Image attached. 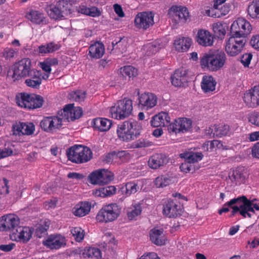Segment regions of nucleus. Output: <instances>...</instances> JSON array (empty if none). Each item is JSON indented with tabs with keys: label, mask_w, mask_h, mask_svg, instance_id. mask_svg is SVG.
Masks as SVG:
<instances>
[{
	"label": "nucleus",
	"mask_w": 259,
	"mask_h": 259,
	"mask_svg": "<svg viewBox=\"0 0 259 259\" xmlns=\"http://www.w3.org/2000/svg\"><path fill=\"white\" fill-rule=\"evenodd\" d=\"M256 201L255 199L250 200L247 199L245 196H242L231 199L228 204L230 205L236 204V205L232 206L233 215L239 211L244 218H250L254 214V208L259 210V202H255Z\"/></svg>",
	"instance_id": "f257e3e1"
},
{
	"label": "nucleus",
	"mask_w": 259,
	"mask_h": 259,
	"mask_svg": "<svg viewBox=\"0 0 259 259\" xmlns=\"http://www.w3.org/2000/svg\"><path fill=\"white\" fill-rule=\"evenodd\" d=\"M141 130L142 126L137 121L129 120L118 124L117 134L120 140L127 142L137 138Z\"/></svg>",
	"instance_id": "f03ea898"
},
{
	"label": "nucleus",
	"mask_w": 259,
	"mask_h": 259,
	"mask_svg": "<svg viewBox=\"0 0 259 259\" xmlns=\"http://www.w3.org/2000/svg\"><path fill=\"white\" fill-rule=\"evenodd\" d=\"M226 60L224 52L216 51L205 53L200 60V64L203 68L211 71H217L222 68Z\"/></svg>",
	"instance_id": "7ed1b4c3"
},
{
	"label": "nucleus",
	"mask_w": 259,
	"mask_h": 259,
	"mask_svg": "<svg viewBox=\"0 0 259 259\" xmlns=\"http://www.w3.org/2000/svg\"><path fill=\"white\" fill-rule=\"evenodd\" d=\"M68 159L76 163H82L89 161L92 157L91 150L87 146L74 145L66 151Z\"/></svg>",
	"instance_id": "20e7f679"
},
{
	"label": "nucleus",
	"mask_w": 259,
	"mask_h": 259,
	"mask_svg": "<svg viewBox=\"0 0 259 259\" xmlns=\"http://www.w3.org/2000/svg\"><path fill=\"white\" fill-rule=\"evenodd\" d=\"M133 109L132 100L127 98L118 101L110 109L112 118L122 120L131 115Z\"/></svg>",
	"instance_id": "39448f33"
},
{
	"label": "nucleus",
	"mask_w": 259,
	"mask_h": 259,
	"mask_svg": "<svg viewBox=\"0 0 259 259\" xmlns=\"http://www.w3.org/2000/svg\"><path fill=\"white\" fill-rule=\"evenodd\" d=\"M31 70V61L28 58H24L14 64L8 71V76L14 81L25 77Z\"/></svg>",
	"instance_id": "423d86ee"
},
{
	"label": "nucleus",
	"mask_w": 259,
	"mask_h": 259,
	"mask_svg": "<svg viewBox=\"0 0 259 259\" xmlns=\"http://www.w3.org/2000/svg\"><path fill=\"white\" fill-rule=\"evenodd\" d=\"M120 210V207L116 203L104 205L98 212L96 220L99 222H112L119 216Z\"/></svg>",
	"instance_id": "0eeeda50"
},
{
	"label": "nucleus",
	"mask_w": 259,
	"mask_h": 259,
	"mask_svg": "<svg viewBox=\"0 0 259 259\" xmlns=\"http://www.w3.org/2000/svg\"><path fill=\"white\" fill-rule=\"evenodd\" d=\"M44 102L42 97L35 94L21 93V98L17 101L18 105L29 109L40 108Z\"/></svg>",
	"instance_id": "6e6552de"
},
{
	"label": "nucleus",
	"mask_w": 259,
	"mask_h": 259,
	"mask_svg": "<svg viewBox=\"0 0 259 259\" xmlns=\"http://www.w3.org/2000/svg\"><path fill=\"white\" fill-rule=\"evenodd\" d=\"M251 29L249 22L243 18L234 21L230 28L231 35L245 38Z\"/></svg>",
	"instance_id": "1a4fd4ad"
},
{
	"label": "nucleus",
	"mask_w": 259,
	"mask_h": 259,
	"mask_svg": "<svg viewBox=\"0 0 259 259\" xmlns=\"http://www.w3.org/2000/svg\"><path fill=\"white\" fill-rule=\"evenodd\" d=\"M246 38L231 35L226 42L225 50L230 56H236L242 50L246 44Z\"/></svg>",
	"instance_id": "9d476101"
},
{
	"label": "nucleus",
	"mask_w": 259,
	"mask_h": 259,
	"mask_svg": "<svg viewBox=\"0 0 259 259\" xmlns=\"http://www.w3.org/2000/svg\"><path fill=\"white\" fill-rule=\"evenodd\" d=\"M113 179V174L106 169L94 171L89 176L90 182L94 185H106L110 182Z\"/></svg>",
	"instance_id": "9b49d317"
},
{
	"label": "nucleus",
	"mask_w": 259,
	"mask_h": 259,
	"mask_svg": "<svg viewBox=\"0 0 259 259\" xmlns=\"http://www.w3.org/2000/svg\"><path fill=\"white\" fill-rule=\"evenodd\" d=\"M20 221L19 218L14 214H10L0 218V231H11L12 237L14 235V231L17 230Z\"/></svg>",
	"instance_id": "f8f14e48"
},
{
	"label": "nucleus",
	"mask_w": 259,
	"mask_h": 259,
	"mask_svg": "<svg viewBox=\"0 0 259 259\" xmlns=\"http://www.w3.org/2000/svg\"><path fill=\"white\" fill-rule=\"evenodd\" d=\"M153 18L154 14L151 12L139 13L135 18V26L139 29L146 30L154 24Z\"/></svg>",
	"instance_id": "ddd939ff"
},
{
	"label": "nucleus",
	"mask_w": 259,
	"mask_h": 259,
	"mask_svg": "<svg viewBox=\"0 0 259 259\" xmlns=\"http://www.w3.org/2000/svg\"><path fill=\"white\" fill-rule=\"evenodd\" d=\"M169 14L176 23H185L189 16L187 9L182 6H172L169 10Z\"/></svg>",
	"instance_id": "4468645a"
},
{
	"label": "nucleus",
	"mask_w": 259,
	"mask_h": 259,
	"mask_svg": "<svg viewBox=\"0 0 259 259\" xmlns=\"http://www.w3.org/2000/svg\"><path fill=\"white\" fill-rule=\"evenodd\" d=\"M192 122L190 119L186 118H182L176 119L175 122L168 125V130L169 133L176 134L182 132L185 133L191 127Z\"/></svg>",
	"instance_id": "2eb2a0df"
},
{
	"label": "nucleus",
	"mask_w": 259,
	"mask_h": 259,
	"mask_svg": "<svg viewBox=\"0 0 259 259\" xmlns=\"http://www.w3.org/2000/svg\"><path fill=\"white\" fill-rule=\"evenodd\" d=\"M181 212V206L176 200L169 199L163 205L162 213L167 217L176 218Z\"/></svg>",
	"instance_id": "dca6fc26"
},
{
	"label": "nucleus",
	"mask_w": 259,
	"mask_h": 259,
	"mask_svg": "<svg viewBox=\"0 0 259 259\" xmlns=\"http://www.w3.org/2000/svg\"><path fill=\"white\" fill-rule=\"evenodd\" d=\"M61 113L64 115L63 119L70 121L79 118L82 115V110L79 107H74V104H69L65 105Z\"/></svg>",
	"instance_id": "f3484780"
},
{
	"label": "nucleus",
	"mask_w": 259,
	"mask_h": 259,
	"mask_svg": "<svg viewBox=\"0 0 259 259\" xmlns=\"http://www.w3.org/2000/svg\"><path fill=\"white\" fill-rule=\"evenodd\" d=\"M139 105L142 110H149L156 106V96L151 93H144L139 96Z\"/></svg>",
	"instance_id": "a211bd4d"
},
{
	"label": "nucleus",
	"mask_w": 259,
	"mask_h": 259,
	"mask_svg": "<svg viewBox=\"0 0 259 259\" xmlns=\"http://www.w3.org/2000/svg\"><path fill=\"white\" fill-rule=\"evenodd\" d=\"M13 135L16 136L31 135L35 130V126L32 122H18L12 126Z\"/></svg>",
	"instance_id": "6ab92c4d"
},
{
	"label": "nucleus",
	"mask_w": 259,
	"mask_h": 259,
	"mask_svg": "<svg viewBox=\"0 0 259 259\" xmlns=\"http://www.w3.org/2000/svg\"><path fill=\"white\" fill-rule=\"evenodd\" d=\"M243 100L246 105L254 107L259 105V86H254L252 89L246 92Z\"/></svg>",
	"instance_id": "aec40b11"
},
{
	"label": "nucleus",
	"mask_w": 259,
	"mask_h": 259,
	"mask_svg": "<svg viewBox=\"0 0 259 259\" xmlns=\"http://www.w3.org/2000/svg\"><path fill=\"white\" fill-rule=\"evenodd\" d=\"M188 79V70L183 68L176 70L171 76V83L175 87L184 86Z\"/></svg>",
	"instance_id": "412c9836"
},
{
	"label": "nucleus",
	"mask_w": 259,
	"mask_h": 259,
	"mask_svg": "<svg viewBox=\"0 0 259 259\" xmlns=\"http://www.w3.org/2000/svg\"><path fill=\"white\" fill-rule=\"evenodd\" d=\"M33 231L32 228L28 227H18L17 230L14 231V237L16 241L27 242L31 238Z\"/></svg>",
	"instance_id": "4be33fe9"
},
{
	"label": "nucleus",
	"mask_w": 259,
	"mask_h": 259,
	"mask_svg": "<svg viewBox=\"0 0 259 259\" xmlns=\"http://www.w3.org/2000/svg\"><path fill=\"white\" fill-rule=\"evenodd\" d=\"M196 41L203 47L211 46L213 43V36L208 30L201 29L197 32Z\"/></svg>",
	"instance_id": "5701e85b"
},
{
	"label": "nucleus",
	"mask_w": 259,
	"mask_h": 259,
	"mask_svg": "<svg viewBox=\"0 0 259 259\" xmlns=\"http://www.w3.org/2000/svg\"><path fill=\"white\" fill-rule=\"evenodd\" d=\"M170 121V118L168 113L165 112H161L152 117L150 123L153 127H159L168 125Z\"/></svg>",
	"instance_id": "b1692460"
},
{
	"label": "nucleus",
	"mask_w": 259,
	"mask_h": 259,
	"mask_svg": "<svg viewBox=\"0 0 259 259\" xmlns=\"http://www.w3.org/2000/svg\"><path fill=\"white\" fill-rule=\"evenodd\" d=\"M166 157L161 153H157L151 156L148 160V165L152 169H157L166 164Z\"/></svg>",
	"instance_id": "393cba45"
},
{
	"label": "nucleus",
	"mask_w": 259,
	"mask_h": 259,
	"mask_svg": "<svg viewBox=\"0 0 259 259\" xmlns=\"http://www.w3.org/2000/svg\"><path fill=\"white\" fill-rule=\"evenodd\" d=\"M66 244L65 238L58 234L50 235V250H57Z\"/></svg>",
	"instance_id": "a878e982"
},
{
	"label": "nucleus",
	"mask_w": 259,
	"mask_h": 259,
	"mask_svg": "<svg viewBox=\"0 0 259 259\" xmlns=\"http://www.w3.org/2000/svg\"><path fill=\"white\" fill-rule=\"evenodd\" d=\"M89 51V55L91 58L100 59L105 53L104 46L102 42H95L90 46Z\"/></svg>",
	"instance_id": "bb28decb"
},
{
	"label": "nucleus",
	"mask_w": 259,
	"mask_h": 259,
	"mask_svg": "<svg viewBox=\"0 0 259 259\" xmlns=\"http://www.w3.org/2000/svg\"><path fill=\"white\" fill-rule=\"evenodd\" d=\"M93 126L100 132L108 131L112 125L111 121L105 118H96L92 122Z\"/></svg>",
	"instance_id": "cd10ccee"
},
{
	"label": "nucleus",
	"mask_w": 259,
	"mask_h": 259,
	"mask_svg": "<svg viewBox=\"0 0 259 259\" xmlns=\"http://www.w3.org/2000/svg\"><path fill=\"white\" fill-rule=\"evenodd\" d=\"M91 205V203L90 202H80L74 207L73 214L79 217L85 216L90 211Z\"/></svg>",
	"instance_id": "c85d7f7f"
},
{
	"label": "nucleus",
	"mask_w": 259,
	"mask_h": 259,
	"mask_svg": "<svg viewBox=\"0 0 259 259\" xmlns=\"http://www.w3.org/2000/svg\"><path fill=\"white\" fill-rule=\"evenodd\" d=\"M191 43L192 40L190 38L182 37L176 38L174 44L177 51L184 52L188 50Z\"/></svg>",
	"instance_id": "c756f323"
},
{
	"label": "nucleus",
	"mask_w": 259,
	"mask_h": 259,
	"mask_svg": "<svg viewBox=\"0 0 259 259\" xmlns=\"http://www.w3.org/2000/svg\"><path fill=\"white\" fill-rule=\"evenodd\" d=\"M203 157L201 152H195L192 151H186L180 154V157L187 160L192 164L200 161Z\"/></svg>",
	"instance_id": "7c9ffc66"
},
{
	"label": "nucleus",
	"mask_w": 259,
	"mask_h": 259,
	"mask_svg": "<svg viewBox=\"0 0 259 259\" xmlns=\"http://www.w3.org/2000/svg\"><path fill=\"white\" fill-rule=\"evenodd\" d=\"M150 240L157 245H162L164 244L165 237L163 234L162 229H157L154 228L150 231Z\"/></svg>",
	"instance_id": "2f4dec72"
},
{
	"label": "nucleus",
	"mask_w": 259,
	"mask_h": 259,
	"mask_svg": "<svg viewBox=\"0 0 259 259\" xmlns=\"http://www.w3.org/2000/svg\"><path fill=\"white\" fill-rule=\"evenodd\" d=\"M216 81L211 76L205 75L203 77L201 87L205 93L212 92L215 90Z\"/></svg>",
	"instance_id": "473e14b6"
},
{
	"label": "nucleus",
	"mask_w": 259,
	"mask_h": 259,
	"mask_svg": "<svg viewBox=\"0 0 259 259\" xmlns=\"http://www.w3.org/2000/svg\"><path fill=\"white\" fill-rule=\"evenodd\" d=\"M230 8V5L226 4L223 6L218 8L217 9L208 10V15L214 18H220L227 15L229 12Z\"/></svg>",
	"instance_id": "72a5a7b5"
},
{
	"label": "nucleus",
	"mask_w": 259,
	"mask_h": 259,
	"mask_svg": "<svg viewBox=\"0 0 259 259\" xmlns=\"http://www.w3.org/2000/svg\"><path fill=\"white\" fill-rule=\"evenodd\" d=\"M139 189V186L138 184L135 182H130L125 184V185L121 188V192L122 194L128 197L133 194L136 193Z\"/></svg>",
	"instance_id": "f704fd0d"
},
{
	"label": "nucleus",
	"mask_w": 259,
	"mask_h": 259,
	"mask_svg": "<svg viewBox=\"0 0 259 259\" xmlns=\"http://www.w3.org/2000/svg\"><path fill=\"white\" fill-rule=\"evenodd\" d=\"M48 226L45 224V226L43 225H39L35 229V235L38 238H45V240L42 241V243L44 245L49 247V237H48Z\"/></svg>",
	"instance_id": "c9c22d12"
},
{
	"label": "nucleus",
	"mask_w": 259,
	"mask_h": 259,
	"mask_svg": "<svg viewBox=\"0 0 259 259\" xmlns=\"http://www.w3.org/2000/svg\"><path fill=\"white\" fill-rule=\"evenodd\" d=\"M142 212V207L140 203L133 204L127 209V215L130 220L136 219Z\"/></svg>",
	"instance_id": "e433bc0d"
},
{
	"label": "nucleus",
	"mask_w": 259,
	"mask_h": 259,
	"mask_svg": "<svg viewBox=\"0 0 259 259\" xmlns=\"http://www.w3.org/2000/svg\"><path fill=\"white\" fill-rule=\"evenodd\" d=\"M58 114L59 117H50V119L51 118V120L50 121V133L53 130L59 129L61 127L62 122L67 121L66 119H63L64 115L61 114V111L59 112Z\"/></svg>",
	"instance_id": "4c0bfd02"
},
{
	"label": "nucleus",
	"mask_w": 259,
	"mask_h": 259,
	"mask_svg": "<svg viewBox=\"0 0 259 259\" xmlns=\"http://www.w3.org/2000/svg\"><path fill=\"white\" fill-rule=\"evenodd\" d=\"M160 40H157L146 45L144 47L146 54L147 56H151L157 52L162 47L160 44Z\"/></svg>",
	"instance_id": "58836bf2"
},
{
	"label": "nucleus",
	"mask_w": 259,
	"mask_h": 259,
	"mask_svg": "<svg viewBox=\"0 0 259 259\" xmlns=\"http://www.w3.org/2000/svg\"><path fill=\"white\" fill-rule=\"evenodd\" d=\"M116 191V189L114 186L102 187L96 190L95 195L97 196L105 197L114 194Z\"/></svg>",
	"instance_id": "ea45409f"
},
{
	"label": "nucleus",
	"mask_w": 259,
	"mask_h": 259,
	"mask_svg": "<svg viewBox=\"0 0 259 259\" xmlns=\"http://www.w3.org/2000/svg\"><path fill=\"white\" fill-rule=\"evenodd\" d=\"M78 12L93 17H98L101 15L100 10L95 7L88 8L85 6H80L78 8Z\"/></svg>",
	"instance_id": "a19ab883"
},
{
	"label": "nucleus",
	"mask_w": 259,
	"mask_h": 259,
	"mask_svg": "<svg viewBox=\"0 0 259 259\" xmlns=\"http://www.w3.org/2000/svg\"><path fill=\"white\" fill-rule=\"evenodd\" d=\"M112 50H115L116 52L123 53L126 50V41L123 38H120L118 40H114L112 42Z\"/></svg>",
	"instance_id": "79ce46f5"
},
{
	"label": "nucleus",
	"mask_w": 259,
	"mask_h": 259,
	"mask_svg": "<svg viewBox=\"0 0 259 259\" xmlns=\"http://www.w3.org/2000/svg\"><path fill=\"white\" fill-rule=\"evenodd\" d=\"M247 12L252 18H259V0L253 1L249 5Z\"/></svg>",
	"instance_id": "37998d69"
},
{
	"label": "nucleus",
	"mask_w": 259,
	"mask_h": 259,
	"mask_svg": "<svg viewBox=\"0 0 259 259\" xmlns=\"http://www.w3.org/2000/svg\"><path fill=\"white\" fill-rule=\"evenodd\" d=\"M85 95V91L77 90L69 93L68 98L71 101L81 103L84 100Z\"/></svg>",
	"instance_id": "c03bdc74"
},
{
	"label": "nucleus",
	"mask_w": 259,
	"mask_h": 259,
	"mask_svg": "<svg viewBox=\"0 0 259 259\" xmlns=\"http://www.w3.org/2000/svg\"><path fill=\"white\" fill-rule=\"evenodd\" d=\"M214 135L217 137L227 136L230 132V127L227 124L214 125Z\"/></svg>",
	"instance_id": "a18cd8bd"
},
{
	"label": "nucleus",
	"mask_w": 259,
	"mask_h": 259,
	"mask_svg": "<svg viewBox=\"0 0 259 259\" xmlns=\"http://www.w3.org/2000/svg\"><path fill=\"white\" fill-rule=\"evenodd\" d=\"M246 174L244 169L242 167H238L233 171L232 177L234 180L239 183H244L246 179Z\"/></svg>",
	"instance_id": "49530a36"
},
{
	"label": "nucleus",
	"mask_w": 259,
	"mask_h": 259,
	"mask_svg": "<svg viewBox=\"0 0 259 259\" xmlns=\"http://www.w3.org/2000/svg\"><path fill=\"white\" fill-rule=\"evenodd\" d=\"M227 26L226 24L221 22L214 23L213 25V30L217 36L221 38H224L226 34V28Z\"/></svg>",
	"instance_id": "de8ad7c7"
},
{
	"label": "nucleus",
	"mask_w": 259,
	"mask_h": 259,
	"mask_svg": "<svg viewBox=\"0 0 259 259\" xmlns=\"http://www.w3.org/2000/svg\"><path fill=\"white\" fill-rule=\"evenodd\" d=\"M120 72L123 77H128L129 78L136 76L137 75V69L133 66L130 65L121 68Z\"/></svg>",
	"instance_id": "09e8293b"
},
{
	"label": "nucleus",
	"mask_w": 259,
	"mask_h": 259,
	"mask_svg": "<svg viewBox=\"0 0 259 259\" xmlns=\"http://www.w3.org/2000/svg\"><path fill=\"white\" fill-rule=\"evenodd\" d=\"M26 17L32 22L36 24L42 22L44 19L43 15L36 11H31Z\"/></svg>",
	"instance_id": "8fccbe9b"
},
{
	"label": "nucleus",
	"mask_w": 259,
	"mask_h": 259,
	"mask_svg": "<svg viewBox=\"0 0 259 259\" xmlns=\"http://www.w3.org/2000/svg\"><path fill=\"white\" fill-rule=\"evenodd\" d=\"M83 254L85 256L92 258L98 259L101 257V251L96 247H89L87 250H85Z\"/></svg>",
	"instance_id": "3c124183"
},
{
	"label": "nucleus",
	"mask_w": 259,
	"mask_h": 259,
	"mask_svg": "<svg viewBox=\"0 0 259 259\" xmlns=\"http://www.w3.org/2000/svg\"><path fill=\"white\" fill-rule=\"evenodd\" d=\"M171 182V180L167 176H161L157 177L154 181L156 187L162 188L168 185Z\"/></svg>",
	"instance_id": "603ef678"
},
{
	"label": "nucleus",
	"mask_w": 259,
	"mask_h": 259,
	"mask_svg": "<svg viewBox=\"0 0 259 259\" xmlns=\"http://www.w3.org/2000/svg\"><path fill=\"white\" fill-rule=\"evenodd\" d=\"M153 143L145 139H140L133 144L134 148H143L151 146Z\"/></svg>",
	"instance_id": "864d4df0"
},
{
	"label": "nucleus",
	"mask_w": 259,
	"mask_h": 259,
	"mask_svg": "<svg viewBox=\"0 0 259 259\" xmlns=\"http://www.w3.org/2000/svg\"><path fill=\"white\" fill-rule=\"evenodd\" d=\"M71 233L76 241L80 242L84 238L83 230L80 227L72 228L71 229Z\"/></svg>",
	"instance_id": "5fc2aeb1"
},
{
	"label": "nucleus",
	"mask_w": 259,
	"mask_h": 259,
	"mask_svg": "<svg viewBox=\"0 0 259 259\" xmlns=\"http://www.w3.org/2000/svg\"><path fill=\"white\" fill-rule=\"evenodd\" d=\"M50 17L53 19H58L62 17H63V10H61V9H59V8H57V7H55L54 8L50 9Z\"/></svg>",
	"instance_id": "6e6d98bb"
},
{
	"label": "nucleus",
	"mask_w": 259,
	"mask_h": 259,
	"mask_svg": "<svg viewBox=\"0 0 259 259\" xmlns=\"http://www.w3.org/2000/svg\"><path fill=\"white\" fill-rule=\"evenodd\" d=\"M180 168L182 171L187 173L189 172H193L194 171V166L187 160H185L182 163L180 166Z\"/></svg>",
	"instance_id": "4d7b16f0"
},
{
	"label": "nucleus",
	"mask_w": 259,
	"mask_h": 259,
	"mask_svg": "<svg viewBox=\"0 0 259 259\" xmlns=\"http://www.w3.org/2000/svg\"><path fill=\"white\" fill-rule=\"evenodd\" d=\"M129 153L125 151H115L116 160L119 159L121 162H124L129 158Z\"/></svg>",
	"instance_id": "13d9d810"
},
{
	"label": "nucleus",
	"mask_w": 259,
	"mask_h": 259,
	"mask_svg": "<svg viewBox=\"0 0 259 259\" xmlns=\"http://www.w3.org/2000/svg\"><path fill=\"white\" fill-rule=\"evenodd\" d=\"M41 82V80H32L31 79H26L25 81L27 86L33 89H38Z\"/></svg>",
	"instance_id": "bf43d9fd"
},
{
	"label": "nucleus",
	"mask_w": 259,
	"mask_h": 259,
	"mask_svg": "<svg viewBox=\"0 0 259 259\" xmlns=\"http://www.w3.org/2000/svg\"><path fill=\"white\" fill-rule=\"evenodd\" d=\"M40 76V72L35 69H31L28 75H27V76L28 77V79H31L32 80H41Z\"/></svg>",
	"instance_id": "052dcab7"
},
{
	"label": "nucleus",
	"mask_w": 259,
	"mask_h": 259,
	"mask_svg": "<svg viewBox=\"0 0 259 259\" xmlns=\"http://www.w3.org/2000/svg\"><path fill=\"white\" fill-rule=\"evenodd\" d=\"M252 58V55L251 53L244 54L241 58V62L245 67H247L250 64Z\"/></svg>",
	"instance_id": "680f3d73"
},
{
	"label": "nucleus",
	"mask_w": 259,
	"mask_h": 259,
	"mask_svg": "<svg viewBox=\"0 0 259 259\" xmlns=\"http://www.w3.org/2000/svg\"><path fill=\"white\" fill-rule=\"evenodd\" d=\"M68 4L66 1L61 0L57 2L56 7L63 10V12H66L68 9Z\"/></svg>",
	"instance_id": "e2e57ef3"
},
{
	"label": "nucleus",
	"mask_w": 259,
	"mask_h": 259,
	"mask_svg": "<svg viewBox=\"0 0 259 259\" xmlns=\"http://www.w3.org/2000/svg\"><path fill=\"white\" fill-rule=\"evenodd\" d=\"M106 163H112L116 162L115 151H113L107 154L104 159Z\"/></svg>",
	"instance_id": "0e129e2a"
},
{
	"label": "nucleus",
	"mask_w": 259,
	"mask_h": 259,
	"mask_svg": "<svg viewBox=\"0 0 259 259\" xmlns=\"http://www.w3.org/2000/svg\"><path fill=\"white\" fill-rule=\"evenodd\" d=\"M250 44L254 49L259 50V35L252 36L250 39Z\"/></svg>",
	"instance_id": "69168bd1"
},
{
	"label": "nucleus",
	"mask_w": 259,
	"mask_h": 259,
	"mask_svg": "<svg viewBox=\"0 0 259 259\" xmlns=\"http://www.w3.org/2000/svg\"><path fill=\"white\" fill-rule=\"evenodd\" d=\"M249 121L251 123L259 126V113L251 115L249 118Z\"/></svg>",
	"instance_id": "338daca9"
},
{
	"label": "nucleus",
	"mask_w": 259,
	"mask_h": 259,
	"mask_svg": "<svg viewBox=\"0 0 259 259\" xmlns=\"http://www.w3.org/2000/svg\"><path fill=\"white\" fill-rule=\"evenodd\" d=\"M251 155L253 157L259 158V142L255 143L252 147Z\"/></svg>",
	"instance_id": "774afa93"
}]
</instances>
